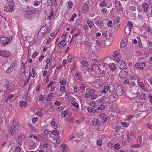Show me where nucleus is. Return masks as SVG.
Returning a JSON list of instances; mask_svg holds the SVG:
<instances>
[{"mask_svg": "<svg viewBox=\"0 0 152 152\" xmlns=\"http://www.w3.org/2000/svg\"><path fill=\"white\" fill-rule=\"evenodd\" d=\"M39 11L36 9L28 6L25 10V17L29 19H32L38 13Z\"/></svg>", "mask_w": 152, "mask_h": 152, "instance_id": "1", "label": "nucleus"}, {"mask_svg": "<svg viewBox=\"0 0 152 152\" xmlns=\"http://www.w3.org/2000/svg\"><path fill=\"white\" fill-rule=\"evenodd\" d=\"M107 58H105L103 59V61L106 62L105 61L107 60ZM100 61H99L96 60V65L98 66V68L99 69L102 71V72L104 73L105 71H106L107 69V64H105V63H101Z\"/></svg>", "mask_w": 152, "mask_h": 152, "instance_id": "2", "label": "nucleus"}, {"mask_svg": "<svg viewBox=\"0 0 152 152\" xmlns=\"http://www.w3.org/2000/svg\"><path fill=\"white\" fill-rule=\"evenodd\" d=\"M15 5V3L13 0H7V2L5 7L4 10L8 12H14V10L13 8Z\"/></svg>", "mask_w": 152, "mask_h": 152, "instance_id": "3", "label": "nucleus"}, {"mask_svg": "<svg viewBox=\"0 0 152 152\" xmlns=\"http://www.w3.org/2000/svg\"><path fill=\"white\" fill-rule=\"evenodd\" d=\"M19 129L18 125L17 124H14L11 126L10 132L12 134H15L19 131Z\"/></svg>", "mask_w": 152, "mask_h": 152, "instance_id": "4", "label": "nucleus"}, {"mask_svg": "<svg viewBox=\"0 0 152 152\" xmlns=\"http://www.w3.org/2000/svg\"><path fill=\"white\" fill-rule=\"evenodd\" d=\"M117 65L118 66L121 68L123 69H124L125 68L126 64L125 62L122 60L117 59Z\"/></svg>", "mask_w": 152, "mask_h": 152, "instance_id": "5", "label": "nucleus"}, {"mask_svg": "<svg viewBox=\"0 0 152 152\" xmlns=\"http://www.w3.org/2000/svg\"><path fill=\"white\" fill-rule=\"evenodd\" d=\"M10 54V51L7 50H2L0 48V55L4 57H8Z\"/></svg>", "mask_w": 152, "mask_h": 152, "instance_id": "6", "label": "nucleus"}, {"mask_svg": "<svg viewBox=\"0 0 152 152\" xmlns=\"http://www.w3.org/2000/svg\"><path fill=\"white\" fill-rule=\"evenodd\" d=\"M128 73V72L126 71V70L123 69L120 71L119 74V77L121 78H124L126 77Z\"/></svg>", "mask_w": 152, "mask_h": 152, "instance_id": "7", "label": "nucleus"}, {"mask_svg": "<svg viewBox=\"0 0 152 152\" xmlns=\"http://www.w3.org/2000/svg\"><path fill=\"white\" fill-rule=\"evenodd\" d=\"M96 50L99 51L101 49L102 41L99 40H96Z\"/></svg>", "mask_w": 152, "mask_h": 152, "instance_id": "8", "label": "nucleus"}, {"mask_svg": "<svg viewBox=\"0 0 152 152\" xmlns=\"http://www.w3.org/2000/svg\"><path fill=\"white\" fill-rule=\"evenodd\" d=\"M0 40L1 41L3 42L2 44L3 46L7 45L10 42L7 37H1L0 38Z\"/></svg>", "mask_w": 152, "mask_h": 152, "instance_id": "9", "label": "nucleus"}, {"mask_svg": "<svg viewBox=\"0 0 152 152\" xmlns=\"http://www.w3.org/2000/svg\"><path fill=\"white\" fill-rule=\"evenodd\" d=\"M145 66V63L144 62H141L140 63H137L135 65V66L138 68L142 70Z\"/></svg>", "mask_w": 152, "mask_h": 152, "instance_id": "10", "label": "nucleus"}, {"mask_svg": "<svg viewBox=\"0 0 152 152\" xmlns=\"http://www.w3.org/2000/svg\"><path fill=\"white\" fill-rule=\"evenodd\" d=\"M113 56L114 57L113 59L116 62L117 61V59L120 60L119 57L120 54L118 51H115L113 53Z\"/></svg>", "mask_w": 152, "mask_h": 152, "instance_id": "11", "label": "nucleus"}, {"mask_svg": "<svg viewBox=\"0 0 152 152\" xmlns=\"http://www.w3.org/2000/svg\"><path fill=\"white\" fill-rule=\"evenodd\" d=\"M141 7L142 8L143 10L145 13L147 12L148 8V4L146 3L143 2L142 3Z\"/></svg>", "mask_w": 152, "mask_h": 152, "instance_id": "12", "label": "nucleus"}, {"mask_svg": "<svg viewBox=\"0 0 152 152\" xmlns=\"http://www.w3.org/2000/svg\"><path fill=\"white\" fill-rule=\"evenodd\" d=\"M96 131H99L101 130V123L99 122V121L97 120H96Z\"/></svg>", "mask_w": 152, "mask_h": 152, "instance_id": "13", "label": "nucleus"}, {"mask_svg": "<svg viewBox=\"0 0 152 152\" xmlns=\"http://www.w3.org/2000/svg\"><path fill=\"white\" fill-rule=\"evenodd\" d=\"M110 88H111L110 86H106L105 87H104L103 90L102 91V92L105 94L106 92L108 91V90H109V91L110 93L113 92V89L111 90H110Z\"/></svg>", "mask_w": 152, "mask_h": 152, "instance_id": "14", "label": "nucleus"}, {"mask_svg": "<svg viewBox=\"0 0 152 152\" xmlns=\"http://www.w3.org/2000/svg\"><path fill=\"white\" fill-rule=\"evenodd\" d=\"M83 12L84 13H86L88 10V6L87 4H85L82 7Z\"/></svg>", "mask_w": 152, "mask_h": 152, "instance_id": "15", "label": "nucleus"}, {"mask_svg": "<svg viewBox=\"0 0 152 152\" xmlns=\"http://www.w3.org/2000/svg\"><path fill=\"white\" fill-rule=\"evenodd\" d=\"M47 28V26H43L41 27L39 31L42 32L44 33H46L48 31Z\"/></svg>", "mask_w": 152, "mask_h": 152, "instance_id": "16", "label": "nucleus"}, {"mask_svg": "<svg viewBox=\"0 0 152 152\" xmlns=\"http://www.w3.org/2000/svg\"><path fill=\"white\" fill-rule=\"evenodd\" d=\"M131 29L129 28L128 26H126L125 28V32L126 34L127 35H129L130 33Z\"/></svg>", "mask_w": 152, "mask_h": 152, "instance_id": "17", "label": "nucleus"}, {"mask_svg": "<svg viewBox=\"0 0 152 152\" xmlns=\"http://www.w3.org/2000/svg\"><path fill=\"white\" fill-rule=\"evenodd\" d=\"M116 97L115 96H110L109 100L110 103H113L115 101Z\"/></svg>", "mask_w": 152, "mask_h": 152, "instance_id": "18", "label": "nucleus"}, {"mask_svg": "<svg viewBox=\"0 0 152 152\" xmlns=\"http://www.w3.org/2000/svg\"><path fill=\"white\" fill-rule=\"evenodd\" d=\"M66 44V42L65 40H62L58 44V46L60 47H63Z\"/></svg>", "mask_w": 152, "mask_h": 152, "instance_id": "19", "label": "nucleus"}, {"mask_svg": "<svg viewBox=\"0 0 152 152\" xmlns=\"http://www.w3.org/2000/svg\"><path fill=\"white\" fill-rule=\"evenodd\" d=\"M19 105L21 107H23L27 105V102L23 101H21L19 103Z\"/></svg>", "mask_w": 152, "mask_h": 152, "instance_id": "20", "label": "nucleus"}, {"mask_svg": "<svg viewBox=\"0 0 152 152\" xmlns=\"http://www.w3.org/2000/svg\"><path fill=\"white\" fill-rule=\"evenodd\" d=\"M111 43V41L109 38H107L104 40V44L105 45L108 46Z\"/></svg>", "mask_w": 152, "mask_h": 152, "instance_id": "21", "label": "nucleus"}, {"mask_svg": "<svg viewBox=\"0 0 152 152\" xmlns=\"http://www.w3.org/2000/svg\"><path fill=\"white\" fill-rule=\"evenodd\" d=\"M136 97L139 99H141L145 100L148 99L147 96H137Z\"/></svg>", "mask_w": 152, "mask_h": 152, "instance_id": "22", "label": "nucleus"}, {"mask_svg": "<svg viewBox=\"0 0 152 152\" xmlns=\"http://www.w3.org/2000/svg\"><path fill=\"white\" fill-rule=\"evenodd\" d=\"M88 113H95V109L93 108L88 107Z\"/></svg>", "mask_w": 152, "mask_h": 152, "instance_id": "23", "label": "nucleus"}, {"mask_svg": "<svg viewBox=\"0 0 152 152\" xmlns=\"http://www.w3.org/2000/svg\"><path fill=\"white\" fill-rule=\"evenodd\" d=\"M71 104L72 105L74 106L77 109L79 107V105L78 103L75 102V101H72L71 102Z\"/></svg>", "mask_w": 152, "mask_h": 152, "instance_id": "24", "label": "nucleus"}, {"mask_svg": "<svg viewBox=\"0 0 152 152\" xmlns=\"http://www.w3.org/2000/svg\"><path fill=\"white\" fill-rule=\"evenodd\" d=\"M135 85V81H131L129 83V86L130 88H132L133 86H134Z\"/></svg>", "mask_w": 152, "mask_h": 152, "instance_id": "25", "label": "nucleus"}, {"mask_svg": "<svg viewBox=\"0 0 152 152\" xmlns=\"http://www.w3.org/2000/svg\"><path fill=\"white\" fill-rule=\"evenodd\" d=\"M73 6V2L71 1H69L68 2V6L69 10L71 9Z\"/></svg>", "mask_w": 152, "mask_h": 152, "instance_id": "26", "label": "nucleus"}, {"mask_svg": "<svg viewBox=\"0 0 152 152\" xmlns=\"http://www.w3.org/2000/svg\"><path fill=\"white\" fill-rule=\"evenodd\" d=\"M15 82H13L12 83L10 84V86H9L8 87V86L9 85V83H8V84H7L5 86L7 88V89H9V90L10 89V88L13 86L15 84Z\"/></svg>", "mask_w": 152, "mask_h": 152, "instance_id": "27", "label": "nucleus"}, {"mask_svg": "<svg viewBox=\"0 0 152 152\" xmlns=\"http://www.w3.org/2000/svg\"><path fill=\"white\" fill-rule=\"evenodd\" d=\"M51 133L56 136H58L59 134L58 132L56 130H53L51 131Z\"/></svg>", "mask_w": 152, "mask_h": 152, "instance_id": "28", "label": "nucleus"}, {"mask_svg": "<svg viewBox=\"0 0 152 152\" xmlns=\"http://www.w3.org/2000/svg\"><path fill=\"white\" fill-rule=\"evenodd\" d=\"M133 24H132V22L130 21L127 22V25L126 26H128L129 28H130L131 29L133 28Z\"/></svg>", "mask_w": 152, "mask_h": 152, "instance_id": "29", "label": "nucleus"}, {"mask_svg": "<svg viewBox=\"0 0 152 152\" xmlns=\"http://www.w3.org/2000/svg\"><path fill=\"white\" fill-rule=\"evenodd\" d=\"M45 34V33L39 31L37 35V37L39 38H40L43 36Z\"/></svg>", "mask_w": 152, "mask_h": 152, "instance_id": "30", "label": "nucleus"}, {"mask_svg": "<svg viewBox=\"0 0 152 152\" xmlns=\"http://www.w3.org/2000/svg\"><path fill=\"white\" fill-rule=\"evenodd\" d=\"M73 58L74 56L73 55H70L68 57L67 60L69 63H70Z\"/></svg>", "mask_w": 152, "mask_h": 152, "instance_id": "31", "label": "nucleus"}, {"mask_svg": "<svg viewBox=\"0 0 152 152\" xmlns=\"http://www.w3.org/2000/svg\"><path fill=\"white\" fill-rule=\"evenodd\" d=\"M77 17V14L76 13H74L72 15V17L69 20V21L71 22L72 21H73L74 20L75 18Z\"/></svg>", "mask_w": 152, "mask_h": 152, "instance_id": "32", "label": "nucleus"}, {"mask_svg": "<svg viewBox=\"0 0 152 152\" xmlns=\"http://www.w3.org/2000/svg\"><path fill=\"white\" fill-rule=\"evenodd\" d=\"M107 4V2L105 1H102L100 3V4L101 6H105Z\"/></svg>", "mask_w": 152, "mask_h": 152, "instance_id": "33", "label": "nucleus"}, {"mask_svg": "<svg viewBox=\"0 0 152 152\" xmlns=\"http://www.w3.org/2000/svg\"><path fill=\"white\" fill-rule=\"evenodd\" d=\"M104 108V106L103 104L100 105L97 108V110H102Z\"/></svg>", "mask_w": 152, "mask_h": 152, "instance_id": "34", "label": "nucleus"}, {"mask_svg": "<svg viewBox=\"0 0 152 152\" xmlns=\"http://www.w3.org/2000/svg\"><path fill=\"white\" fill-rule=\"evenodd\" d=\"M87 23L90 28L92 27L94 25V23L89 20L87 21Z\"/></svg>", "mask_w": 152, "mask_h": 152, "instance_id": "35", "label": "nucleus"}, {"mask_svg": "<svg viewBox=\"0 0 152 152\" xmlns=\"http://www.w3.org/2000/svg\"><path fill=\"white\" fill-rule=\"evenodd\" d=\"M54 13V11H52L50 12L49 16L48 17V19L49 20L50 19L52 18V16H53Z\"/></svg>", "mask_w": 152, "mask_h": 152, "instance_id": "36", "label": "nucleus"}, {"mask_svg": "<svg viewBox=\"0 0 152 152\" xmlns=\"http://www.w3.org/2000/svg\"><path fill=\"white\" fill-rule=\"evenodd\" d=\"M117 10L118 12L119 13H121L123 12V8L122 7H121H121H117Z\"/></svg>", "mask_w": 152, "mask_h": 152, "instance_id": "37", "label": "nucleus"}, {"mask_svg": "<svg viewBox=\"0 0 152 152\" xmlns=\"http://www.w3.org/2000/svg\"><path fill=\"white\" fill-rule=\"evenodd\" d=\"M102 140L101 139H99L97 141L96 144L97 145L101 146L102 145Z\"/></svg>", "mask_w": 152, "mask_h": 152, "instance_id": "38", "label": "nucleus"}, {"mask_svg": "<svg viewBox=\"0 0 152 152\" xmlns=\"http://www.w3.org/2000/svg\"><path fill=\"white\" fill-rule=\"evenodd\" d=\"M54 0H48L47 3L48 5H51L54 3Z\"/></svg>", "mask_w": 152, "mask_h": 152, "instance_id": "39", "label": "nucleus"}, {"mask_svg": "<svg viewBox=\"0 0 152 152\" xmlns=\"http://www.w3.org/2000/svg\"><path fill=\"white\" fill-rule=\"evenodd\" d=\"M115 4L116 8L119 7H121V5L120 4V2L118 1H116L115 2Z\"/></svg>", "mask_w": 152, "mask_h": 152, "instance_id": "40", "label": "nucleus"}, {"mask_svg": "<svg viewBox=\"0 0 152 152\" xmlns=\"http://www.w3.org/2000/svg\"><path fill=\"white\" fill-rule=\"evenodd\" d=\"M14 70V68H11V67L10 66L8 69L7 70V72L8 73H10L13 70Z\"/></svg>", "mask_w": 152, "mask_h": 152, "instance_id": "41", "label": "nucleus"}, {"mask_svg": "<svg viewBox=\"0 0 152 152\" xmlns=\"http://www.w3.org/2000/svg\"><path fill=\"white\" fill-rule=\"evenodd\" d=\"M61 114L64 115L62 117H65L68 114L67 111L66 110H65L62 111L61 113Z\"/></svg>", "mask_w": 152, "mask_h": 152, "instance_id": "42", "label": "nucleus"}, {"mask_svg": "<svg viewBox=\"0 0 152 152\" xmlns=\"http://www.w3.org/2000/svg\"><path fill=\"white\" fill-rule=\"evenodd\" d=\"M10 66L11 67V68H14V69H15L16 68L15 62H13L12 64H11Z\"/></svg>", "mask_w": 152, "mask_h": 152, "instance_id": "43", "label": "nucleus"}, {"mask_svg": "<svg viewBox=\"0 0 152 152\" xmlns=\"http://www.w3.org/2000/svg\"><path fill=\"white\" fill-rule=\"evenodd\" d=\"M110 68L112 70H115L116 69L115 65L113 64H112L110 66Z\"/></svg>", "mask_w": 152, "mask_h": 152, "instance_id": "44", "label": "nucleus"}, {"mask_svg": "<svg viewBox=\"0 0 152 152\" xmlns=\"http://www.w3.org/2000/svg\"><path fill=\"white\" fill-rule=\"evenodd\" d=\"M124 40H123L121 44V48H124L126 46V45H125V43L126 42V41H125L124 42Z\"/></svg>", "mask_w": 152, "mask_h": 152, "instance_id": "45", "label": "nucleus"}, {"mask_svg": "<svg viewBox=\"0 0 152 152\" xmlns=\"http://www.w3.org/2000/svg\"><path fill=\"white\" fill-rule=\"evenodd\" d=\"M94 93V89H91L88 92V94L89 95H93V94Z\"/></svg>", "mask_w": 152, "mask_h": 152, "instance_id": "46", "label": "nucleus"}, {"mask_svg": "<svg viewBox=\"0 0 152 152\" xmlns=\"http://www.w3.org/2000/svg\"><path fill=\"white\" fill-rule=\"evenodd\" d=\"M114 148L116 149H119L120 148V145L119 144H116L114 146Z\"/></svg>", "mask_w": 152, "mask_h": 152, "instance_id": "47", "label": "nucleus"}, {"mask_svg": "<svg viewBox=\"0 0 152 152\" xmlns=\"http://www.w3.org/2000/svg\"><path fill=\"white\" fill-rule=\"evenodd\" d=\"M82 64L83 65L85 66H87L88 65V63L86 61H82Z\"/></svg>", "mask_w": 152, "mask_h": 152, "instance_id": "48", "label": "nucleus"}, {"mask_svg": "<svg viewBox=\"0 0 152 152\" xmlns=\"http://www.w3.org/2000/svg\"><path fill=\"white\" fill-rule=\"evenodd\" d=\"M121 128V127L120 126L118 125L116 126L115 127V132H118L120 130Z\"/></svg>", "mask_w": 152, "mask_h": 152, "instance_id": "49", "label": "nucleus"}, {"mask_svg": "<svg viewBox=\"0 0 152 152\" xmlns=\"http://www.w3.org/2000/svg\"><path fill=\"white\" fill-rule=\"evenodd\" d=\"M139 86L141 88H142L143 89H144V88L145 86H144L143 83L142 82H139L138 83Z\"/></svg>", "mask_w": 152, "mask_h": 152, "instance_id": "50", "label": "nucleus"}, {"mask_svg": "<svg viewBox=\"0 0 152 152\" xmlns=\"http://www.w3.org/2000/svg\"><path fill=\"white\" fill-rule=\"evenodd\" d=\"M51 125L52 126L54 127H57V124L54 121H53L51 122Z\"/></svg>", "mask_w": 152, "mask_h": 152, "instance_id": "51", "label": "nucleus"}, {"mask_svg": "<svg viewBox=\"0 0 152 152\" xmlns=\"http://www.w3.org/2000/svg\"><path fill=\"white\" fill-rule=\"evenodd\" d=\"M35 76V74L34 71V70L33 68H32V74H31V77H34Z\"/></svg>", "mask_w": 152, "mask_h": 152, "instance_id": "52", "label": "nucleus"}, {"mask_svg": "<svg viewBox=\"0 0 152 152\" xmlns=\"http://www.w3.org/2000/svg\"><path fill=\"white\" fill-rule=\"evenodd\" d=\"M107 9L106 8H104L102 9L101 11V12L103 14H104L105 13H106L107 12Z\"/></svg>", "mask_w": 152, "mask_h": 152, "instance_id": "53", "label": "nucleus"}, {"mask_svg": "<svg viewBox=\"0 0 152 152\" xmlns=\"http://www.w3.org/2000/svg\"><path fill=\"white\" fill-rule=\"evenodd\" d=\"M96 24L102 26V25L103 23L101 21L97 20L96 21Z\"/></svg>", "mask_w": 152, "mask_h": 152, "instance_id": "54", "label": "nucleus"}, {"mask_svg": "<svg viewBox=\"0 0 152 152\" xmlns=\"http://www.w3.org/2000/svg\"><path fill=\"white\" fill-rule=\"evenodd\" d=\"M14 97V96H9L6 99V102L8 101L10 99Z\"/></svg>", "mask_w": 152, "mask_h": 152, "instance_id": "55", "label": "nucleus"}, {"mask_svg": "<svg viewBox=\"0 0 152 152\" xmlns=\"http://www.w3.org/2000/svg\"><path fill=\"white\" fill-rule=\"evenodd\" d=\"M25 76H23L22 77V79L24 81H26V80L28 78H27V77L26 76V74H24V75Z\"/></svg>", "mask_w": 152, "mask_h": 152, "instance_id": "56", "label": "nucleus"}, {"mask_svg": "<svg viewBox=\"0 0 152 152\" xmlns=\"http://www.w3.org/2000/svg\"><path fill=\"white\" fill-rule=\"evenodd\" d=\"M60 83L61 85H64L66 83V81L65 80H63L60 81Z\"/></svg>", "mask_w": 152, "mask_h": 152, "instance_id": "57", "label": "nucleus"}, {"mask_svg": "<svg viewBox=\"0 0 152 152\" xmlns=\"http://www.w3.org/2000/svg\"><path fill=\"white\" fill-rule=\"evenodd\" d=\"M38 54V53L37 52H35L32 55L31 57L32 58H35Z\"/></svg>", "mask_w": 152, "mask_h": 152, "instance_id": "58", "label": "nucleus"}, {"mask_svg": "<svg viewBox=\"0 0 152 152\" xmlns=\"http://www.w3.org/2000/svg\"><path fill=\"white\" fill-rule=\"evenodd\" d=\"M65 89H66L63 86H61L60 87V90L62 92H63V91L64 92L65 90Z\"/></svg>", "mask_w": 152, "mask_h": 152, "instance_id": "59", "label": "nucleus"}, {"mask_svg": "<svg viewBox=\"0 0 152 152\" xmlns=\"http://www.w3.org/2000/svg\"><path fill=\"white\" fill-rule=\"evenodd\" d=\"M20 148L19 147H17L15 150V152H20Z\"/></svg>", "mask_w": 152, "mask_h": 152, "instance_id": "60", "label": "nucleus"}, {"mask_svg": "<svg viewBox=\"0 0 152 152\" xmlns=\"http://www.w3.org/2000/svg\"><path fill=\"white\" fill-rule=\"evenodd\" d=\"M40 4V2L38 1H36L34 3V5L35 6H37Z\"/></svg>", "mask_w": 152, "mask_h": 152, "instance_id": "61", "label": "nucleus"}, {"mask_svg": "<svg viewBox=\"0 0 152 152\" xmlns=\"http://www.w3.org/2000/svg\"><path fill=\"white\" fill-rule=\"evenodd\" d=\"M61 104V103L60 102H58V101H56L55 103H54V104L56 106L57 105H60Z\"/></svg>", "mask_w": 152, "mask_h": 152, "instance_id": "62", "label": "nucleus"}, {"mask_svg": "<svg viewBox=\"0 0 152 152\" xmlns=\"http://www.w3.org/2000/svg\"><path fill=\"white\" fill-rule=\"evenodd\" d=\"M130 80L131 81H135L136 80V78L133 76H131L130 77Z\"/></svg>", "mask_w": 152, "mask_h": 152, "instance_id": "63", "label": "nucleus"}, {"mask_svg": "<svg viewBox=\"0 0 152 152\" xmlns=\"http://www.w3.org/2000/svg\"><path fill=\"white\" fill-rule=\"evenodd\" d=\"M121 124L124 127H127L128 126L127 123L125 122L121 123Z\"/></svg>", "mask_w": 152, "mask_h": 152, "instance_id": "64", "label": "nucleus"}]
</instances>
